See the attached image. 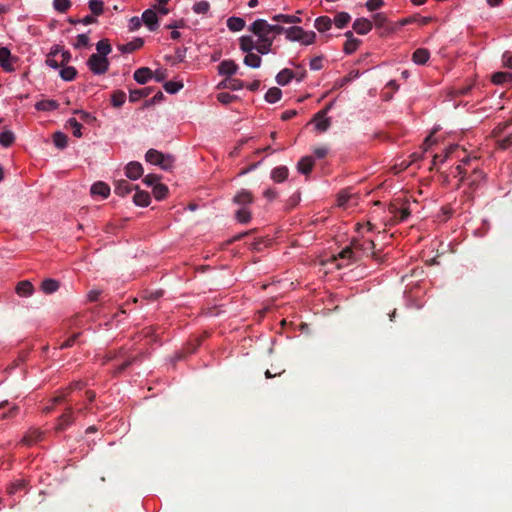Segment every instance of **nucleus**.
<instances>
[{
	"instance_id": "obj_1",
	"label": "nucleus",
	"mask_w": 512,
	"mask_h": 512,
	"mask_svg": "<svg viewBox=\"0 0 512 512\" xmlns=\"http://www.w3.org/2000/svg\"><path fill=\"white\" fill-rule=\"evenodd\" d=\"M493 136L501 149H507L512 146V120L499 123L493 129Z\"/></svg>"
},
{
	"instance_id": "obj_2",
	"label": "nucleus",
	"mask_w": 512,
	"mask_h": 512,
	"mask_svg": "<svg viewBox=\"0 0 512 512\" xmlns=\"http://www.w3.org/2000/svg\"><path fill=\"white\" fill-rule=\"evenodd\" d=\"M352 241V247L355 249L356 255L360 258L361 256H371L376 261L380 260L378 253L374 250L375 244L371 239H358L354 238Z\"/></svg>"
},
{
	"instance_id": "obj_3",
	"label": "nucleus",
	"mask_w": 512,
	"mask_h": 512,
	"mask_svg": "<svg viewBox=\"0 0 512 512\" xmlns=\"http://www.w3.org/2000/svg\"><path fill=\"white\" fill-rule=\"evenodd\" d=\"M147 162L153 165H158L164 170L172 168L174 159L171 155H165L156 149H149L145 154Z\"/></svg>"
},
{
	"instance_id": "obj_4",
	"label": "nucleus",
	"mask_w": 512,
	"mask_h": 512,
	"mask_svg": "<svg viewBox=\"0 0 512 512\" xmlns=\"http://www.w3.org/2000/svg\"><path fill=\"white\" fill-rule=\"evenodd\" d=\"M249 30L254 34H264L270 36L271 33L274 35H280L285 32V28L280 25H271L264 19H257L254 21Z\"/></svg>"
},
{
	"instance_id": "obj_5",
	"label": "nucleus",
	"mask_w": 512,
	"mask_h": 512,
	"mask_svg": "<svg viewBox=\"0 0 512 512\" xmlns=\"http://www.w3.org/2000/svg\"><path fill=\"white\" fill-rule=\"evenodd\" d=\"M110 62L107 57L92 54L88 61L87 66L96 75H102L109 69Z\"/></svg>"
},
{
	"instance_id": "obj_6",
	"label": "nucleus",
	"mask_w": 512,
	"mask_h": 512,
	"mask_svg": "<svg viewBox=\"0 0 512 512\" xmlns=\"http://www.w3.org/2000/svg\"><path fill=\"white\" fill-rule=\"evenodd\" d=\"M112 358L116 359H123L122 363L118 365L114 371V375L121 374L124 370H126L130 365L135 363L139 360L140 355H129L126 356L123 349H121L117 355L113 356Z\"/></svg>"
},
{
	"instance_id": "obj_7",
	"label": "nucleus",
	"mask_w": 512,
	"mask_h": 512,
	"mask_svg": "<svg viewBox=\"0 0 512 512\" xmlns=\"http://www.w3.org/2000/svg\"><path fill=\"white\" fill-rule=\"evenodd\" d=\"M74 422V411L72 407H67L65 412L59 416L55 429L57 431H64Z\"/></svg>"
},
{
	"instance_id": "obj_8",
	"label": "nucleus",
	"mask_w": 512,
	"mask_h": 512,
	"mask_svg": "<svg viewBox=\"0 0 512 512\" xmlns=\"http://www.w3.org/2000/svg\"><path fill=\"white\" fill-rule=\"evenodd\" d=\"M373 21L376 28L382 30L381 34H389L395 30V27L388 22L386 15L383 13H376L373 16Z\"/></svg>"
},
{
	"instance_id": "obj_9",
	"label": "nucleus",
	"mask_w": 512,
	"mask_h": 512,
	"mask_svg": "<svg viewBox=\"0 0 512 512\" xmlns=\"http://www.w3.org/2000/svg\"><path fill=\"white\" fill-rule=\"evenodd\" d=\"M258 41L256 43V50L258 53L265 55L271 51L273 45L274 36L270 37L264 34H256Z\"/></svg>"
},
{
	"instance_id": "obj_10",
	"label": "nucleus",
	"mask_w": 512,
	"mask_h": 512,
	"mask_svg": "<svg viewBox=\"0 0 512 512\" xmlns=\"http://www.w3.org/2000/svg\"><path fill=\"white\" fill-rule=\"evenodd\" d=\"M11 55L10 50L7 47H1L0 48V66L6 71V72H12L14 71V66L12 64V60H15Z\"/></svg>"
},
{
	"instance_id": "obj_11",
	"label": "nucleus",
	"mask_w": 512,
	"mask_h": 512,
	"mask_svg": "<svg viewBox=\"0 0 512 512\" xmlns=\"http://www.w3.org/2000/svg\"><path fill=\"white\" fill-rule=\"evenodd\" d=\"M125 175L131 180H137L143 175V167L137 161L129 162L125 167Z\"/></svg>"
},
{
	"instance_id": "obj_12",
	"label": "nucleus",
	"mask_w": 512,
	"mask_h": 512,
	"mask_svg": "<svg viewBox=\"0 0 512 512\" xmlns=\"http://www.w3.org/2000/svg\"><path fill=\"white\" fill-rule=\"evenodd\" d=\"M142 21L151 31H155L158 27V17L152 9H147L143 12Z\"/></svg>"
},
{
	"instance_id": "obj_13",
	"label": "nucleus",
	"mask_w": 512,
	"mask_h": 512,
	"mask_svg": "<svg viewBox=\"0 0 512 512\" xmlns=\"http://www.w3.org/2000/svg\"><path fill=\"white\" fill-rule=\"evenodd\" d=\"M372 22L366 18H357L353 23V29L359 35H366L372 29Z\"/></svg>"
},
{
	"instance_id": "obj_14",
	"label": "nucleus",
	"mask_w": 512,
	"mask_h": 512,
	"mask_svg": "<svg viewBox=\"0 0 512 512\" xmlns=\"http://www.w3.org/2000/svg\"><path fill=\"white\" fill-rule=\"evenodd\" d=\"M238 65L233 60H224L218 66V71L221 75L231 77L237 72Z\"/></svg>"
},
{
	"instance_id": "obj_15",
	"label": "nucleus",
	"mask_w": 512,
	"mask_h": 512,
	"mask_svg": "<svg viewBox=\"0 0 512 512\" xmlns=\"http://www.w3.org/2000/svg\"><path fill=\"white\" fill-rule=\"evenodd\" d=\"M43 439V433L38 429H32L29 430L24 437L22 438V442L27 445L31 446Z\"/></svg>"
},
{
	"instance_id": "obj_16",
	"label": "nucleus",
	"mask_w": 512,
	"mask_h": 512,
	"mask_svg": "<svg viewBox=\"0 0 512 512\" xmlns=\"http://www.w3.org/2000/svg\"><path fill=\"white\" fill-rule=\"evenodd\" d=\"M314 167V160L311 156L302 157L297 163L299 173L308 175Z\"/></svg>"
},
{
	"instance_id": "obj_17",
	"label": "nucleus",
	"mask_w": 512,
	"mask_h": 512,
	"mask_svg": "<svg viewBox=\"0 0 512 512\" xmlns=\"http://www.w3.org/2000/svg\"><path fill=\"white\" fill-rule=\"evenodd\" d=\"M136 189V187L134 185H132L130 182H128L127 180H118L116 183H115V188H114V192L119 195V196H125L127 194H129L132 190Z\"/></svg>"
},
{
	"instance_id": "obj_18",
	"label": "nucleus",
	"mask_w": 512,
	"mask_h": 512,
	"mask_svg": "<svg viewBox=\"0 0 512 512\" xmlns=\"http://www.w3.org/2000/svg\"><path fill=\"white\" fill-rule=\"evenodd\" d=\"M133 77L139 84H145L153 77V72L148 67H141L134 72Z\"/></svg>"
},
{
	"instance_id": "obj_19",
	"label": "nucleus",
	"mask_w": 512,
	"mask_h": 512,
	"mask_svg": "<svg viewBox=\"0 0 512 512\" xmlns=\"http://www.w3.org/2000/svg\"><path fill=\"white\" fill-rule=\"evenodd\" d=\"M143 44L144 41L142 38H135L134 40L126 44H119L117 47L122 53H132L137 49L141 48Z\"/></svg>"
},
{
	"instance_id": "obj_20",
	"label": "nucleus",
	"mask_w": 512,
	"mask_h": 512,
	"mask_svg": "<svg viewBox=\"0 0 512 512\" xmlns=\"http://www.w3.org/2000/svg\"><path fill=\"white\" fill-rule=\"evenodd\" d=\"M289 170L286 166H278L272 169L271 179L276 183H282L288 178Z\"/></svg>"
},
{
	"instance_id": "obj_21",
	"label": "nucleus",
	"mask_w": 512,
	"mask_h": 512,
	"mask_svg": "<svg viewBox=\"0 0 512 512\" xmlns=\"http://www.w3.org/2000/svg\"><path fill=\"white\" fill-rule=\"evenodd\" d=\"M430 58V52L426 48H418L412 54V60L418 65H424Z\"/></svg>"
},
{
	"instance_id": "obj_22",
	"label": "nucleus",
	"mask_w": 512,
	"mask_h": 512,
	"mask_svg": "<svg viewBox=\"0 0 512 512\" xmlns=\"http://www.w3.org/2000/svg\"><path fill=\"white\" fill-rule=\"evenodd\" d=\"M254 200V197L252 193L248 190L242 189L239 191L233 198V201L238 205H248L252 203Z\"/></svg>"
},
{
	"instance_id": "obj_23",
	"label": "nucleus",
	"mask_w": 512,
	"mask_h": 512,
	"mask_svg": "<svg viewBox=\"0 0 512 512\" xmlns=\"http://www.w3.org/2000/svg\"><path fill=\"white\" fill-rule=\"evenodd\" d=\"M16 293L21 297H29L32 295L34 288L30 281H20L15 288Z\"/></svg>"
},
{
	"instance_id": "obj_24",
	"label": "nucleus",
	"mask_w": 512,
	"mask_h": 512,
	"mask_svg": "<svg viewBox=\"0 0 512 512\" xmlns=\"http://www.w3.org/2000/svg\"><path fill=\"white\" fill-rule=\"evenodd\" d=\"M491 81L496 85L512 84V72H496Z\"/></svg>"
},
{
	"instance_id": "obj_25",
	"label": "nucleus",
	"mask_w": 512,
	"mask_h": 512,
	"mask_svg": "<svg viewBox=\"0 0 512 512\" xmlns=\"http://www.w3.org/2000/svg\"><path fill=\"white\" fill-rule=\"evenodd\" d=\"M91 193L93 195H99L103 198H107L110 194V187L108 184L98 181L91 186Z\"/></svg>"
},
{
	"instance_id": "obj_26",
	"label": "nucleus",
	"mask_w": 512,
	"mask_h": 512,
	"mask_svg": "<svg viewBox=\"0 0 512 512\" xmlns=\"http://www.w3.org/2000/svg\"><path fill=\"white\" fill-rule=\"evenodd\" d=\"M286 38L290 41H300L302 39V35L304 34V29L299 26H292L289 28H285Z\"/></svg>"
},
{
	"instance_id": "obj_27",
	"label": "nucleus",
	"mask_w": 512,
	"mask_h": 512,
	"mask_svg": "<svg viewBox=\"0 0 512 512\" xmlns=\"http://www.w3.org/2000/svg\"><path fill=\"white\" fill-rule=\"evenodd\" d=\"M295 77L292 70L285 68L276 75V82L279 85H287Z\"/></svg>"
},
{
	"instance_id": "obj_28",
	"label": "nucleus",
	"mask_w": 512,
	"mask_h": 512,
	"mask_svg": "<svg viewBox=\"0 0 512 512\" xmlns=\"http://www.w3.org/2000/svg\"><path fill=\"white\" fill-rule=\"evenodd\" d=\"M333 21L328 16H320L315 19L314 26L319 32L328 31L332 27Z\"/></svg>"
},
{
	"instance_id": "obj_29",
	"label": "nucleus",
	"mask_w": 512,
	"mask_h": 512,
	"mask_svg": "<svg viewBox=\"0 0 512 512\" xmlns=\"http://www.w3.org/2000/svg\"><path fill=\"white\" fill-rule=\"evenodd\" d=\"M151 92H152V88H150V87H146V88H143V89L130 90L129 101L130 102H137L140 99L149 96Z\"/></svg>"
},
{
	"instance_id": "obj_30",
	"label": "nucleus",
	"mask_w": 512,
	"mask_h": 512,
	"mask_svg": "<svg viewBox=\"0 0 512 512\" xmlns=\"http://www.w3.org/2000/svg\"><path fill=\"white\" fill-rule=\"evenodd\" d=\"M239 41L240 49L243 52L248 53L256 50V43L251 36H242Z\"/></svg>"
},
{
	"instance_id": "obj_31",
	"label": "nucleus",
	"mask_w": 512,
	"mask_h": 512,
	"mask_svg": "<svg viewBox=\"0 0 512 512\" xmlns=\"http://www.w3.org/2000/svg\"><path fill=\"white\" fill-rule=\"evenodd\" d=\"M313 121L315 122V127L319 132L327 131L331 125L330 118H327L326 116L318 117V112L315 114Z\"/></svg>"
},
{
	"instance_id": "obj_32",
	"label": "nucleus",
	"mask_w": 512,
	"mask_h": 512,
	"mask_svg": "<svg viewBox=\"0 0 512 512\" xmlns=\"http://www.w3.org/2000/svg\"><path fill=\"white\" fill-rule=\"evenodd\" d=\"M150 195L145 191H137L133 196V202L142 207H146L150 204Z\"/></svg>"
},
{
	"instance_id": "obj_33",
	"label": "nucleus",
	"mask_w": 512,
	"mask_h": 512,
	"mask_svg": "<svg viewBox=\"0 0 512 512\" xmlns=\"http://www.w3.org/2000/svg\"><path fill=\"white\" fill-rule=\"evenodd\" d=\"M243 61L245 65L251 68H259L262 63L261 57L253 52L246 53Z\"/></svg>"
},
{
	"instance_id": "obj_34",
	"label": "nucleus",
	"mask_w": 512,
	"mask_h": 512,
	"mask_svg": "<svg viewBox=\"0 0 512 512\" xmlns=\"http://www.w3.org/2000/svg\"><path fill=\"white\" fill-rule=\"evenodd\" d=\"M227 27L233 31H241L245 27V21L240 17H230L227 20Z\"/></svg>"
},
{
	"instance_id": "obj_35",
	"label": "nucleus",
	"mask_w": 512,
	"mask_h": 512,
	"mask_svg": "<svg viewBox=\"0 0 512 512\" xmlns=\"http://www.w3.org/2000/svg\"><path fill=\"white\" fill-rule=\"evenodd\" d=\"M59 104L55 100H41L35 104L38 111H52L57 109Z\"/></svg>"
},
{
	"instance_id": "obj_36",
	"label": "nucleus",
	"mask_w": 512,
	"mask_h": 512,
	"mask_svg": "<svg viewBox=\"0 0 512 512\" xmlns=\"http://www.w3.org/2000/svg\"><path fill=\"white\" fill-rule=\"evenodd\" d=\"M126 100V93L122 90H116L111 95V103L113 107L120 108Z\"/></svg>"
},
{
	"instance_id": "obj_37",
	"label": "nucleus",
	"mask_w": 512,
	"mask_h": 512,
	"mask_svg": "<svg viewBox=\"0 0 512 512\" xmlns=\"http://www.w3.org/2000/svg\"><path fill=\"white\" fill-rule=\"evenodd\" d=\"M275 22H283L288 24H297L301 22V19L295 15L277 14L272 17Z\"/></svg>"
},
{
	"instance_id": "obj_38",
	"label": "nucleus",
	"mask_w": 512,
	"mask_h": 512,
	"mask_svg": "<svg viewBox=\"0 0 512 512\" xmlns=\"http://www.w3.org/2000/svg\"><path fill=\"white\" fill-rule=\"evenodd\" d=\"M282 97V91L278 87H272L268 89L265 94V100L269 103H276Z\"/></svg>"
},
{
	"instance_id": "obj_39",
	"label": "nucleus",
	"mask_w": 512,
	"mask_h": 512,
	"mask_svg": "<svg viewBox=\"0 0 512 512\" xmlns=\"http://www.w3.org/2000/svg\"><path fill=\"white\" fill-rule=\"evenodd\" d=\"M338 257L341 259H348L352 261H358L359 257L356 255L355 249L352 247V242L349 246L342 249V251L338 254Z\"/></svg>"
},
{
	"instance_id": "obj_40",
	"label": "nucleus",
	"mask_w": 512,
	"mask_h": 512,
	"mask_svg": "<svg viewBox=\"0 0 512 512\" xmlns=\"http://www.w3.org/2000/svg\"><path fill=\"white\" fill-rule=\"evenodd\" d=\"M201 339L195 338L193 342L188 343V345L184 348V353H179L176 355V359L180 360L185 357L186 354H192L196 351V349L200 346Z\"/></svg>"
},
{
	"instance_id": "obj_41",
	"label": "nucleus",
	"mask_w": 512,
	"mask_h": 512,
	"mask_svg": "<svg viewBox=\"0 0 512 512\" xmlns=\"http://www.w3.org/2000/svg\"><path fill=\"white\" fill-rule=\"evenodd\" d=\"M26 486H27V482L26 480L24 479H18L14 482H12L8 487H7V492L8 494L10 495H14L16 494L17 492L21 491V490H24L26 489Z\"/></svg>"
},
{
	"instance_id": "obj_42",
	"label": "nucleus",
	"mask_w": 512,
	"mask_h": 512,
	"mask_svg": "<svg viewBox=\"0 0 512 512\" xmlns=\"http://www.w3.org/2000/svg\"><path fill=\"white\" fill-rule=\"evenodd\" d=\"M53 143L59 149H64L68 143V137L66 134L57 131L53 134Z\"/></svg>"
},
{
	"instance_id": "obj_43",
	"label": "nucleus",
	"mask_w": 512,
	"mask_h": 512,
	"mask_svg": "<svg viewBox=\"0 0 512 512\" xmlns=\"http://www.w3.org/2000/svg\"><path fill=\"white\" fill-rule=\"evenodd\" d=\"M96 49L99 56L107 57L111 52L112 48L108 39H102L96 44Z\"/></svg>"
},
{
	"instance_id": "obj_44",
	"label": "nucleus",
	"mask_w": 512,
	"mask_h": 512,
	"mask_svg": "<svg viewBox=\"0 0 512 512\" xmlns=\"http://www.w3.org/2000/svg\"><path fill=\"white\" fill-rule=\"evenodd\" d=\"M41 288L46 294H51L58 290L59 282L54 279H46L42 282Z\"/></svg>"
},
{
	"instance_id": "obj_45",
	"label": "nucleus",
	"mask_w": 512,
	"mask_h": 512,
	"mask_svg": "<svg viewBox=\"0 0 512 512\" xmlns=\"http://www.w3.org/2000/svg\"><path fill=\"white\" fill-rule=\"evenodd\" d=\"M351 20V16L347 12H339L335 18L334 23L338 28H344Z\"/></svg>"
},
{
	"instance_id": "obj_46",
	"label": "nucleus",
	"mask_w": 512,
	"mask_h": 512,
	"mask_svg": "<svg viewBox=\"0 0 512 512\" xmlns=\"http://www.w3.org/2000/svg\"><path fill=\"white\" fill-rule=\"evenodd\" d=\"M82 387H83V384L81 382L73 383L69 388H67V392H65L61 395L55 396L53 398V403L60 404V403L64 402L66 400V396L68 395V393L70 391L75 390V389H81Z\"/></svg>"
},
{
	"instance_id": "obj_47",
	"label": "nucleus",
	"mask_w": 512,
	"mask_h": 512,
	"mask_svg": "<svg viewBox=\"0 0 512 512\" xmlns=\"http://www.w3.org/2000/svg\"><path fill=\"white\" fill-rule=\"evenodd\" d=\"M168 194V188L164 184H155L153 187V195L157 200H163Z\"/></svg>"
},
{
	"instance_id": "obj_48",
	"label": "nucleus",
	"mask_w": 512,
	"mask_h": 512,
	"mask_svg": "<svg viewBox=\"0 0 512 512\" xmlns=\"http://www.w3.org/2000/svg\"><path fill=\"white\" fill-rule=\"evenodd\" d=\"M77 75V70L72 66L61 69L60 76L65 81H72Z\"/></svg>"
},
{
	"instance_id": "obj_49",
	"label": "nucleus",
	"mask_w": 512,
	"mask_h": 512,
	"mask_svg": "<svg viewBox=\"0 0 512 512\" xmlns=\"http://www.w3.org/2000/svg\"><path fill=\"white\" fill-rule=\"evenodd\" d=\"M194 13L205 15L210 10V4L208 1L196 2L192 7Z\"/></svg>"
},
{
	"instance_id": "obj_50",
	"label": "nucleus",
	"mask_w": 512,
	"mask_h": 512,
	"mask_svg": "<svg viewBox=\"0 0 512 512\" xmlns=\"http://www.w3.org/2000/svg\"><path fill=\"white\" fill-rule=\"evenodd\" d=\"M15 140L14 134L11 131H4L0 133V145L9 147Z\"/></svg>"
},
{
	"instance_id": "obj_51",
	"label": "nucleus",
	"mask_w": 512,
	"mask_h": 512,
	"mask_svg": "<svg viewBox=\"0 0 512 512\" xmlns=\"http://www.w3.org/2000/svg\"><path fill=\"white\" fill-rule=\"evenodd\" d=\"M361 40L359 39H347L344 43L343 50L346 54H352L356 51L358 46L360 45Z\"/></svg>"
},
{
	"instance_id": "obj_52",
	"label": "nucleus",
	"mask_w": 512,
	"mask_h": 512,
	"mask_svg": "<svg viewBox=\"0 0 512 512\" xmlns=\"http://www.w3.org/2000/svg\"><path fill=\"white\" fill-rule=\"evenodd\" d=\"M104 3L102 0H90L89 1V9L92 14L95 16H99L103 13Z\"/></svg>"
},
{
	"instance_id": "obj_53",
	"label": "nucleus",
	"mask_w": 512,
	"mask_h": 512,
	"mask_svg": "<svg viewBox=\"0 0 512 512\" xmlns=\"http://www.w3.org/2000/svg\"><path fill=\"white\" fill-rule=\"evenodd\" d=\"M67 124L72 128V133L75 137L80 138L82 136V124L79 123L75 118H70Z\"/></svg>"
},
{
	"instance_id": "obj_54",
	"label": "nucleus",
	"mask_w": 512,
	"mask_h": 512,
	"mask_svg": "<svg viewBox=\"0 0 512 512\" xmlns=\"http://www.w3.org/2000/svg\"><path fill=\"white\" fill-rule=\"evenodd\" d=\"M53 7L55 10L64 13L71 7L70 0H53Z\"/></svg>"
},
{
	"instance_id": "obj_55",
	"label": "nucleus",
	"mask_w": 512,
	"mask_h": 512,
	"mask_svg": "<svg viewBox=\"0 0 512 512\" xmlns=\"http://www.w3.org/2000/svg\"><path fill=\"white\" fill-rule=\"evenodd\" d=\"M236 219L240 223H248L251 220V213L246 208H241L236 212Z\"/></svg>"
},
{
	"instance_id": "obj_56",
	"label": "nucleus",
	"mask_w": 512,
	"mask_h": 512,
	"mask_svg": "<svg viewBox=\"0 0 512 512\" xmlns=\"http://www.w3.org/2000/svg\"><path fill=\"white\" fill-rule=\"evenodd\" d=\"M183 88V84L180 82L168 81L164 84V89L170 94H174Z\"/></svg>"
},
{
	"instance_id": "obj_57",
	"label": "nucleus",
	"mask_w": 512,
	"mask_h": 512,
	"mask_svg": "<svg viewBox=\"0 0 512 512\" xmlns=\"http://www.w3.org/2000/svg\"><path fill=\"white\" fill-rule=\"evenodd\" d=\"M238 97L227 92H221L217 95V99L222 104H230L235 101Z\"/></svg>"
},
{
	"instance_id": "obj_58",
	"label": "nucleus",
	"mask_w": 512,
	"mask_h": 512,
	"mask_svg": "<svg viewBox=\"0 0 512 512\" xmlns=\"http://www.w3.org/2000/svg\"><path fill=\"white\" fill-rule=\"evenodd\" d=\"M244 87V82L237 78H227V88L231 90H240Z\"/></svg>"
},
{
	"instance_id": "obj_59",
	"label": "nucleus",
	"mask_w": 512,
	"mask_h": 512,
	"mask_svg": "<svg viewBox=\"0 0 512 512\" xmlns=\"http://www.w3.org/2000/svg\"><path fill=\"white\" fill-rule=\"evenodd\" d=\"M315 39H316L315 32L304 30V34L302 35V39H300V42L304 45H310V44L314 43Z\"/></svg>"
},
{
	"instance_id": "obj_60",
	"label": "nucleus",
	"mask_w": 512,
	"mask_h": 512,
	"mask_svg": "<svg viewBox=\"0 0 512 512\" xmlns=\"http://www.w3.org/2000/svg\"><path fill=\"white\" fill-rule=\"evenodd\" d=\"M59 52V49L56 48L55 50H52L47 58H46V64L49 66V67H52V68H59V63L54 59V56Z\"/></svg>"
},
{
	"instance_id": "obj_61",
	"label": "nucleus",
	"mask_w": 512,
	"mask_h": 512,
	"mask_svg": "<svg viewBox=\"0 0 512 512\" xmlns=\"http://www.w3.org/2000/svg\"><path fill=\"white\" fill-rule=\"evenodd\" d=\"M89 46V37L87 34H79L77 36V42L75 43L74 47L76 49H80L82 47H88Z\"/></svg>"
},
{
	"instance_id": "obj_62",
	"label": "nucleus",
	"mask_w": 512,
	"mask_h": 512,
	"mask_svg": "<svg viewBox=\"0 0 512 512\" xmlns=\"http://www.w3.org/2000/svg\"><path fill=\"white\" fill-rule=\"evenodd\" d=\"M369 11H376L384 6L383 0H368L365 4Z\"/></svg>"
},
{
	"instance_id": "obj_63",
	"label": "nucleus",
	"mask_w": 512,
	"mask_h": 512,
	"mask_svg": "<svg viewBox=\"0 0 512 512\" xmlns=\"http://www.w3.org/2000/svg\"><path fill=\"white\" fill-rule=\"evenodd\" d=\"M314 155L318 159L325 158L329 153V148L327 146H320L313 149Z\"/></svg>"
},
{
	"instance_id": "obj_64",
	"label": "nucleus",
	"mask_w": 512,
	"mask_h": 512,
	"mask_svg": "<svg viewBox=\"0 0 512 512\" xmlns=\"http://www.w3.org/2000/svg\"><path fill=\"white\" fill-rule=\"evenodd\" d=\"M503 65L507 68H512V53L506 51L502 56Z\"/></svg>"
}]
</instances>
